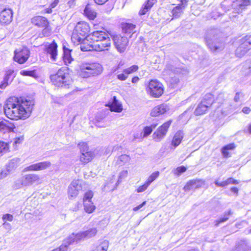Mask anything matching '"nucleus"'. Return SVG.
Returning <instances> with one entry per match:
<instances>
[{
    "instance_id": "nucleus-51",
    "label": "nucleus",
    "mask_w": 251,
    "mask_h": 251,
    "mask_svg": "<svg viewBox=\"0 0 251 251\" xmlns=\"http://www.w3.org/2000/svg\"><path fill=\"white\" fill-rule=\"evenodd\" d=\"M226 113H225V112H223L222 109L220 107H218L216 110L215 111L214 115L216 118H220L224 115H226Z\"/></svg>"
},
{
    "instance_id": "nucleus-60",
    "label": "nucleus",
    "mask_w": 251,
    "mask_h": 251,
    "mask_svg": "<svg viewBox=\"0 0 251 251\" xmlns=\"http://www.w3.org/2000/svg\"><path fill=\"white\" fill-rule=\"evenodd\" d=\"M243 94L240 92H237L234 98V100L235 102L239 101L241 96H242Z\"/></svg>"
},
{
    "instance_id": "nucleus-52",
    "label": "nucleus",
    "mask_w": 251,
    "mask_h": 251,
    "mask_svg": "<svg viewBox=\"0 0 251 251\" xmlns=\"http://www.w3.org/2000/svg\"><path fill=\"white\" fill-rule=\"evenodd\" d=\"M152 131L151 127L149 126H145L143 129V137H147L148 136Z\"/></svg>"
},
{
    "instance_id": "nucleus-61",
    "label": "nucleus",
    "mask_w": 251,
    "mask_h": 251,
    "mask_svg": "<svg viewBox=\"0 0 251 251\" xmlns=\"http://www.w3.org/2000/svg\"><path fill=\"white\" fill-rule=\"evenodd\" d=\"M146 204V201H145L143 202L141 204L139 205L138 206L135 207L133 208V210L135 211H136L140 209H141L143 206H144Z\"/></svg>"
},
{
    "instance_id": "nucleus-27",
    "label": "nucleus",
    "mask_w": 251,
    "mask_h": 251,
    "mask_svg": "<svg viewBox=\"0 0 251 251\" xmlns=\"http://www.w3.org/2000/svg\"><path fill=\"white\" fill-rule=\"evenodd\" d=\"M85 15L90 20H94L96 17V12L92 9L89 4H88L84 10Z\"/></svg>"
},
{
    "instance_id": "nucleus-50",
    "label": "nucleus",
    "mask_w": 251,
    "mask_h": 251,
    "mask_svg": "<svg viewBox=\"0 0 251 251\" xmlns=\"http://www.w3.org/2000/svg\"><path fill=\"white\" fill-rule=\"evenodd\" d=\"M250 4L251 1L250 0H241L239 1V5L241 10L244 8L246 6Z\"/></svg>"
},
{
    "instance_id": "nucleus-18",
    "label": "nucleus",
    "mask_w": 251,
    "mask_h": 251,
    "mask_svg": "<svg viewBox=\"0 0 251 251\" xmlns=\"http://www.w3.org/2000/svg\"><path fill=\"white\" fill-rule=\"evenodd\" d=\"M13 18V12L11 9L5 8L0 13V23L2 25H8L11 23Z\"/></svg>"
},
{
    "instance_id": "nucleus-57",
    "label": "nucleus",
    "mask_w": 251,
    "mask_h": 251,
    "mask_svg": "<svg viewBox=\"0 0 251 251\" xmlns=\"http://www.w3.org/2000/svg\"><path fill=\"white\" fill-rule=\"evenodd\" d=\"M227 185L230 184H237L239 183V180L229 177L226 179Z\"/></svg>"
},
{
    "instance_id": "nucleus-32",
    "label": "nucleus",
    "mask_w": 251,
    "mask_h": 251,
    "mask_svg": "<svg viewBox=\"0 0 251 251\" xmlns=\"http://www.w3.org/2000/svg\"><path fill=\"white\" fill-rule=\"evenodd\" d=\"M21 160L19 158H14L11 159L7 166L8 171H11L17 168L20 163Z\"/></svg>"
},
{
    "instance_id": "nucleus-45",
    "label": "nucleus",
    "mask_w": 251,
    "mask_h": 251,
    "mask_svg": "<svg viewBox=\"0 0 251 251\" xmlns=\"http://www.w3.org/2000/svg\"><path fill=\"white\" fill-rule=\"evenodd\" d=\"M231 214H232V212H231V210H229L227 212V213H226L225 214L223 218L220 219V220H219L218 221H217L216 222V224H215V225L216 226H218V225H219L220 223H223V222L226 221L228 219L229 216Z\"/></svg>"
},
{
    "instance_id": "nucleus-16",
    "label": "nucleus",
    "mask_w": 251,
    "mask_h": 251,
    "mask_svg": "<svg viewBox=\"0 0 251 251\" xmlns=\"http://www.w3.org/2000/svg\"><path fill=\"white\" fill-rule=\"evenodd\" d=\"M51 166L50 162L46 161L31 164L24 169V171H37L46 169Z\"/></svg>"
},
{
    "instance_id": "nucleus-46",
    "label": "nucleus",
    "mask_w": 251,
    "mask_h": 251,
    "mask_svg": "<svg viewBox=\"0 0 251 251\" xmlns=\"http://www.w3.org/2000/svg\"><path fill=\"white\" fill-rule=\"evenodd\" d=\"M81 153L89 151V148L87 144L85 142H81L78 144Z\"/></svg>"
},
{
    "instance_id": "nucleus-17",
    "label": "nucleus",
    "mask_w": 251,
    "mask_h": 251,
    "mask_svg": "<svg viewBox=\"0 0 251 251\" xmlns=\"http://www.w3.org/2000/svg\"><path fill=\"white\" fill-rule=\"evenodd\" d=\"M205 185V182L202 179H193L189 181L184 186L183 189L185 191L195 190L203 187Z\"/></svg>"
},
{
    "instance_id": "nucleus-48",
    "label": "nucleus",
    "mask_w": 251,
    "mask_h": 251,
    "mask_svg": "<svg viewBox=\"0 0 251 251\" xmlns=\"http://www.w3.org/2000/svg\"><path fill=\"white\" fill-rule=\"evenodd\" d=\"M8 150V145L7 143L0 141V153H5Z\"/></svg>"
},
{
    "instance_id": "nucleus-63",
    "label": "nucleus",
    "mask_w": 251,
    "mask_h": 251,
    "mask_svg": "<svg viewBox=\"0 0 251 251\" xmlns=\"http://www.w3.org/2000/svg\"><path fill=\"white\" fill-rule=\"evenodd\" d=\"M242 112L245 114H249L251 111V109L250 107H244L242 110Z\"/></svg>"
},
{
    "instance_id": "nucleus-44",
    "label": "nucleus",
    "mask_w": 251,
    "mask_h": 251,
    "mask_svg": "<svg viewBox=\"0 0 251 251\" xmlns=\"http://www.w3.org/2000/svg\"><path fill=\"white\" fill-rule=\"evenodd\" d=\"M187 170V168L184 166H181L174 169L173 172L174 174L177 176H179L181 174L185 172Z\"/></svg>"
},
{
    "instance_id": "nucleus-49",
    "label": "nucleus",
    "mask_w": 251,
    "mask_h": 251,
    "mask_svg": "<svg viewBox=\"0 0 251 251\" xmlns=\"http://www.w3.org/2000/svg\"><path fill=\"white\" fill-rule=\"evenodd\" d=\"M130 159L129 156L126 154H123L119 157L118 161L122 163H126L128 162Z\"/></svg>"
},
{
    "instance_id": "nucleus-55",
    "label": "nucleus",
    "mask_w": 251,
    "mask_h": 251,
    "mask_svg": "<svg viewBox=\"0 0 251 251\" xmlns=\"http://www.w3.org/2000/svg\"><path fill=\"white\" fill-rule=\"evenodd\" d=\"M224 100H225L224 94L223 93H220L218 95V96L216 98V101H217L218 103H222L224 102Z\"/></svg>"
},
{
    "instance_id": "nucleus-30",
    "label": "nucleus",
    "mask_w": 251,
    "mask_h": 251,
    "mask_svg": "<svg viewBox=\"0 0 251 251\" xmlns=\"http://www.w3.org/2000/svg\"><path fill=\"white\" fill-rule=\"evenodd\" d=\"M123 32L125 33L134 32L135 25L130 23H124L122 25Z\"/></svg>"
},
{
    "instance_id": "nucleus-11",
    "label": "nucleus",
    "mask_w": 251,
    "mask_h": 251,
    "mask_svg": "<svg viewBox=\"0 0 251 251\" xmlns=\"http://www.w3.org/2000/svg\"><path fill=\"white\" fill-rule=\"evenodd\" d=\"M172 123L170 120L160 126L152 135L153 139L156 142H160L166 136L168 129Z\"/></svg>"
},
{
    "instance_id": "nucleus-29",
    "label": "nucleus",
    "mask_w": 251,
    "mask_h": 251,
    "mask_svg": "<svg viewBox=\"0 0 251 251\" xmlns=\"http://www.w3.org/2000/svg\"><path fill=\"white\" fill-rule=\"evenodd\" d=\"M183 10V7L181 5L177 6L174 7L172 10V14L173 16V18L172 20L173 19L179 18L182 14Z\"/></svg>"
},
{
    "instance_id": "nucleus-34",
    "label": "nucleus",
    "mask_w": 251,
    "mask_h": 251,
    "mask_svg": "<svg viewBox=\"0 0 251 251\" xmlns=\"http://www.w3.org/2000/svg\"><path fill=\"white\" fill-rule=\"evenodd\" d=\"M71 244V241H70L68 238L66 240L64 241L58 248L55 249L51 251H68L69 246Z\"/></svg>"
},
{
    "instance_id": "nucleus-42",
    "label": "nucleus",
    "mask_w": 251,
    "mask_h": 251,
    "mask_svg": "<svg viewBox=\"0 0 251 251\" xmlns=\"http://www.w3.org/2000/svg\"><path fill=\"white\" fill-rule=\"evenodd\" d=\"M169 82L170 83V86L172 88H176L179 82V79L176 76L171 77L169 78Z\"/></svg>"
},
{
    "instance_id": "nucleus-58",
    "label": "nucleus",
    "mask_w": 251,
    "mask_h": 251,
    "mask_svg": "<svg viewBox=\"0 0 251 251\" xmlns=\"http://www.w3.org/2000/svg\"><path fill=\"white\" fill-rule=\"evenodd\" d=\"M117 78L120 80L124 81L127 78V75L124 74H120L117 75Z\"/></svg>"
},
{
    "instance_id": "nucleus-5",
    "label": "nucleus",
    "mask_w": 251,
    "mask_h": 251,
    "mask_svg": "<svg viewBox=\"0 0 251 251\" xmlns=\"http://www.w3.org/2000/svg\"><path fill=\"white\" fill-rule=\"evenodd\" d=\"M50 78L52 83L58 87L68 86L72 81L67 68H61L55 74L51 75Z\"/></svg>"
},
{
    "instance_id": "nucleus-40",
    "label": "nucleus",
    "mask_w": 251,
    "mask_h": 251,
    "mask_svg": "<svg viewBox=\"0 0 251 251\" xmlns=\"http://www.w3.org/2000/svg\"><path fill=\"white\" fill-rule=\"evenodd\" d=\"M235 146L234 144H230L226 146H224L222 150V153L224 157H227L228 156V150H233L235 148Z\"/></svg>"
},
{
    "instance_id": "nucleus-7",
    "label": "nucleus",
    "mask_w": 251,
    "mask_h": 251,
    "mask_svg": "<svg viewBox=\"0 0 251 251\" xmlns=\"http://www.w3.org/2000/svg\"><path fill=\"white\" fill-rule=\"evenodd\" d=\"M40 180V176L37 174L25 175L15 181L14 187L19 189L22 187L31 186L34 183L38 182Z\"/></svg>"
},
{
    "instance_id": "nucleus-36",
    "label": "nucleus",
    "mask_w": 251,
    "mask_h": 251,
    "mask_svg": "<svg viewBox=\"0 0 251 251\" xmlns=\"http://www.w3.org/2000/svg\"><path fill=\"white\" fill-rule=\"evenodd\" d=\"M64 50V55L63 60L66 64L70 63L73 60V58L71 57L70 53V50L68 49H66L65 47L63 48Z\"/></svg>"
},
{
    "instance_id": "nucleus-53",
    "label": "nucleus",
    "mask_w": 251,
    "mask_h": 251,
    "mask_svg": "<svg viewBox=\"0 0 251 251\" xmlns=\"http://www.w3.org/2000/svg\"><path fill=\"white\" fill-rule=\"evenodd\" d=\"M2 220L3 222H6V221L11 222L13 220V216L10 214H5L2 216Z\"/></svg>"
},
{
    "instance_id": "nucleus-47",
    "label": "nucleus",
    "mask_w": 251,
    "mask_h": 251,
    "mask_svg": "<svg viewBox=\"0 0 251 251\" xmlns=\"http://www.w3.org/2000/svg\"><path fill=\"white\" fill-rule=\"evenodd\" d=\"M20 74L24 76H30L35 77L36 74L35 71L22 70L20 71Z\"/></svg>"
},
{
    "instance_id": "nucleus-39",
    "label": "nucleus",
    "mask_w": 251,
    "mask_h": 251,
    "mask_svg": "<svg viewBox=\"0 0 251 251\" xmlns=\"http://www.w3.org/2000/svg\"><path fill=\"white\" fill-rule=\"evenodd\" d=\"M167 68L168 70H170L171 72H172L173 73L175 74H182L183 75L187 73V71L186 70L180 68H176L172 66H168L167 67Z\"/></svg>"
},
{
    "instance_id": "nucleus-6",
    "label": "nucleus",
    "mask_w": 251,
    "mask_h": 251,
    "mask_svg": "<svg viewBox=\"0 0 251 251\" xmlns=\"http://www.w3.org/2000/svg\"><path fill=\"white\" fill-rule=\"evenodd\" d=\"M111 46V40L109 37H106L104 40L98 42H93L91 44H87L85 45V43H83L80 46L81 50L83 51H90L95 50L98 51L108 50Z\"/></svg>"
},
{
    "instance_id": "nucleus-14",
    "label": "nucleus",
    "mask_w": 251,
    "mask_h": 251,
    "mask_svg": "<svg viewBox=\"0 0 251 251\" xmlns=\"http://www.w3.org/2000/svg\"><path fill=\"white\" fill-rule=\"evenodd\" d=\"M93 197V193L91 191L86 192L83 198V205L84 210L88 213H92L96 209L95 206L91 201Z\"/></svg>"
},
{
    "instance_id": "nucleus-20",
    "label": "nucleus",
    "mask_w": 251,
    "mask_h": 251,
    "mask_svg": "<svg viewBox=\"0 0 251 251\" xmlns=\"http://www.w3.org/2000/svg\"><path fill=\"white\" fill-rule=\"evenodd\" d=\"M106 37H109L108 35L104 32L102 31H94L92 34L87 36L88 40L89 39L93 41V42H98L104 40Z\"/></svg>"
},
{
    "instance_id": "nucleus-21",
    "label": "nucleus",
    "mask_w": 251,
    "mask_h": 251,
    "mask_svg": "<svg viewBox=\"0 0 251 251\" xmlns=\"http://www.w3.org/2000/svg\"><path fill=\"white\" fill-rule=\"evenodd\" d=\"M109 107L110 111L115 112H121L123 110L122 104L117 100L116 97H113L112 101L105 105Z\"/></svg>"
},
{
    "instance_id": "nucleus-25",
    "label": "nucleus",
    "mask_w": 251,
    "mask_h": 251,
    "mask_svg": "<svg viewBox=\"0 0 251 251\" xmlns=\"http://www.w3.org/2000/svg\"><path fill=\"white\" fill-rule=\"evenodd\" d=\"M183 135L184 134L182 131H178L174 136L172 141V145L175 148L178 146L180 144L183 138Z\"/></svg>"
},
{
    "instance_id": "nucleus-43",
    "label": "nucleus",
    "mask_w": 251,
    "mask_h": 251,
    "mask_svg": "<svg viewBox=\"0 0 251 251\" xmlns=\"http://www.w3.org/2000/svg\"><path fill=\"white\" fill-rule=\"evenodd\" d=\"M138 69V66L136 65H133L129 68L123 70V73L128 75L136 72Z\"/></svg>"
},
{
    "instance_id": "nucleus-41",
    "label": "nucleus",
    "mask_w": 251,
    "mask_h": 251,
    "mask_svg": "<svg viewBox=\"0 0 251 251\" xmlns=\"http://www.w3.org/2000/svg\"><path fill=\"white\" fill-rule=\"evenodd\" d=\"M159 171H155L152 173L148 177L146 182L150 185L154 180H155L159 176Z\"/></svg>"
},
{
    "instance_id": "nucleus-4",
    "label": "nucleus",
    "mask_w": 251,
    "mask_h": 251,
    "mask_svg": "<svg viewBox=\"0 0 251 251\" xmlns=\"http://www.w3.org/2000/svg\"><path fill=\"white\" fill-rule=\"evenodd\" d=\"M217 30H209L207 31L205 37L207 46L213 52L220 51L225 48V44L217 37Z\"/></svg>"
},
{
    "instance_id": "nucleus-13",
    "label": "nucleus",
    "mask_w": 251,
    "mask_h": 251,
    "mask_svg": "<svg viewBox=\"0 0 251 251\" xmlns=\"http://www.w3.org/2000/svg\"><path fill=\"white\" fill-rule=\"evenodd\" d=\"M113 40L118 51L122 53L126 50L128 43L127 37L116 35L113 36Z\"/></svg>"
},
{
    "instance_id": "nucleus-35",
    "label": "nucleus",
    "mask_w": 251,
    "mask_h": 251,
    "mask_svg": "<svg viewBox=\"0 0 251 251\" xmlns=\"http://www.w3.org/2000/svg\"><path fill=\"white\" fill-rule=\"evenodd\" d=\"M156 0H148L147 3L145 4L144 7L141 9L139 11V14L140 15H144L147 12L151 9V8L152 6V5L156 2Z\"/></svg>"
},
{
    "instance_id": "nucleus-59",
    "label": "nucleus",
    "mask_w": 251,
    "mask_h": 251,
    "mask_svg": "<svg viewBox=\"0 0 251 251\" xmlns=\"http://www.w3.org/2000/svg\"><path fill=\"white\" fill-rule=\"evenodd\" d=\"M2 226H3L4 228L8 230V231H10L12 229L11 224H9V223H7L6 222H3V223L2 224Z\"/></svg>"
},
{
    "instance_id": "nucleus-23",
    "label": "nucleus",
    "mask_w": 251,
    "mask_h": 251,
    "mask_svg": "<svg viewBox=\"0 0 251 251\" xmlns=\"http://www.w3.org/2000/svg\"><path fill=\"white\" fill-rule=\"evenodd\" d=\"M31 23L36 26L43 27L49 24L47 19L44 17L37 16L33 17L31 20Z\"/></svg>"
},
{
    "instance_id": "nucleus-56",
    "label": "nucleus",
    "mask_w": 251,
    "mask_h": 251,
    "mask_svg": "<svg viewBox=\"0 0 251 251\" xmlns=\"http://www.w3.org/2000/svg\"><path fill=\"white\" fill-rule=\"evenodd\" d=\"M149 185L146 182L143 185L138 187L137 190L138 193H141L145 191Z\"/></svg>"
},
{
    "instance_id": "nucleus-64",
    "label": "nucleus",
    "mask_w": 251,
    "mask_h": 251,
    "mask_svg": "<svg viewBox=\"0 0 251 251\" xmlns=\"http://www.w3.org/2000/svg\"><path fill=\"white\" fill-rule=\"evenodd\" d=\"M59 2V0H54V1L50 4V7L53 8L55 7Z\"/></svg>"
},
{
    "instance_id": "nucleus-37",
    "label": "nucleus",
    "mask_w": 251,
    "mask_h": 251,
    "mask_svg": "<svg viewBox=\"0 0 251 251\" xmlns=\"http://www.w3.org/2000/svg\"><path fill=\"white\" fill-rule=\"evenodd\" d=\"M109 246V243L107 241H103L93 250V251H107Z\"/></svg>"
},
{
    "instance_id": "nucleus-15",
    "label": "nucleus",
    "mask_w": 251,
    "mask_h": 251,
    "mask_svg": "<svg viewBox=\"0 0 251 251\" xmlns=\"http://www.w3.org/2000/svg\"><path fill=\"white\" fill-rule=\"evenodd\" d=\"M83 182L80 180H74L72 182L68 188L69 196L72 198L76 197L78 192L82 190Z\"/></svg>"
},
{
    "instance_id": "nucleus-19",
    "label": "nucleus",
    "mask_w": 251,
    "mask_h": 251,
    "mask_svg": "<svg viewBox=\"0 0 251 251\" xmlns=\"http://www.w3.org/2000/svg\"><path fill=\"white\" fill-rule=\"evenodd\" d=\"M170 110V107L167 104H162L154 107L151 112V116L156 117L164 114Z\"/></svg>"
},
{
    "instance_id": "nucleus-12",
    "label": "nucleus",
    "mask_w": 251,
    "mask_h": 251,
    "mask_svg": "<svg viewBox=\"0 0 251 251\" xmlns=\"http://www.w3.org/2000/svg\"><path fill=\"white\" fill-rule=\"evenodd\" d=\"M97 230L96 228H93L89 230L78 233L76 234H73L69 238L71 241L72 244L74 242H77L78 241L94 237L97 233Z\"/></svg>"
},
{
    "instance_id": "nucleus-62",
    "label": "nucleus",
    "mask_w": 251,
    "mask_h": 251,
    "mask_svg": "<svg viewBox=\"0 0 251 251\" xmlns=\"http://www.w3.org/2000/svg\"><path fill=\"white\" fill-rule=\"evenodd\" d=\"M127 171H126V170L123 171L120 174L119 178H124V177H126L127 176Z\"/></svg>"
},
{
    "instance_id": "nucleus-10",
    "label": "nucleus",
    "mask_w": 251,
    "mask_h": 251,
    "mask_svg": "<svg viewBox=\"0 0 251 251\" xmlns=\"http://www.w3.org/2000/svg\"><path fill=\"white\" fill-rule=\"evenodd\" d=\"M14 53L13 60L19 64H23L28 59L30 51L26 47H23L16 49Z\"/></svg>"
},
{
    "instance_id": "nucleus-24",
    "label": "nucleus",
    "mask_w": 251,
    "mask_h": 251,
    "mask_svg": "<svg viewBox=\"0 0 251 251\" xmlns=\"http://www.w3.org/2000/svg\"><path fill=\"white\" fill-rule=\"evenodd\" d=\"M94 156V153L91 151H89L81 153L79 159L82 163L85 164L91 161Z\"/></svg>"
},
{
    "instance_id": "nucleus-2",
    "label": "nucleus",
    "mask_w": 251,
    "mask_h": 251,
    "mask_svg": "<svg viewBox=\"0 0 251 251\" xmlns=\"http://www.w3.org/2000/svg\"><path fill=\"white\" fill-rule=\"evenodd\" d=\"M103 71L102 65L98 62H83L80 65L79 75L88 78L100 75Z\"/></svg>"
},
{
    "instance_id": "nucleus-54",
    "label": "nucleus",
    "mask_w": 251,
    "mask_h": 251,
    "mask_svg": "<svg viewBox=\"0 0 251 251\" xmlns=\"http://www.w3.org/2000/svg\"><path fill=\"white\" fill-rule=\"evenodd\" d=\"M9 129V127L3 122H0V132H5Z\"/></svg>"
},
{
    "instance_id": "nucleus-33",
    "label": "nucleus",
    "mask_w": 251,
    "mask_h": 251,
    "mask_svg": "<svg viewBox=\"0 0 251 251\" xmlns=\"http://www.w3.org/2000/svg\"><path fill=\"white\" fill-rule=\"evenodd\" d=\"M248 243L245 241H241L236 246L232 251H247Z\"/></svg>"
},
{
    "instance_id": "nucleus-8",
    "label": "nucleus",
    "mask_w": 251,
    "mask_h": 251,
    "mask_svg": "<svg viewBox=\"0 0 251 251\" xmlns=\"http://www.w3.org/2000/svg\"><path fill=\"white\" fill-rule=\"evenodd\" d=\"M147 91L151 96L153 98H159L163 94V86L157 80H151L147 88Z\"/></svg>"
},
{
    "instance_id": "nucleus-31",
    "label": "nucleus",
    "mask_w": 251,
    "mask_h": 251,
    "mask_svg": "<svg viewBox=\"0 0 251 251\" xmlns=\"http://www.w3.org/2000/svg\"><path fill=\"white\" fill-rule=\"evenodd\" d=\"M208 108V106L203 104V103H200L197 107L194 113L196 116L202 115L207 111Z\"/></svg>"
},
{
    "instance_id": "nucleus-1",
    "label": "nucleus",
    "mask_w": 251,
    "mask_h": 251,
    "mask_svg": "<svg viewBox=\"0 0 251 251\" xmlns=\"http://www.w3.org/2000/svg\"><path fill=\"white\" fill-rule=\"evenodd\" d=\"M34 102L24 98L11 97L5 101L3 106L0 104V114L4 111L7 117L10 119L17 120H25L31 115Z\"/></svg>"
},
{
    "instance_id": "nucleus-3",
    "label": "nucleus",
    "mask_w": 251,
    "mask_h": 251,
    "mask_svg": "<svg viewBox=\"0 0 251 251\" xmlns=\"http://www.w3.org/2000/svg\"><path fill=\"white\" fill-rule=\"evenodd\" d=\"M89 31V26L85 22H78L75 25L71 37L72 41L74 44H81L82 42L85 43L86 45L88 42V38L84 39V37Z\"/></svg>"
},
{
    "instance_id": "nucleus-38",
    "label": "nucleus",
    "mask_w": 251,
    "mask_h": 251,
    "mask_svg": "<svg viewBox=\"0 0 251 251\" xmlns=\"http://www.w3.org/2000/svg\"><path fill=\"white\" fill-rule=\"evenodd\" d=\"M44 28L42 31L41 33H39V37L40 38L49 37L51 35V28L49 25V24L48 25H46L44 27Z\"/></svg>"
},
{
    "instance_id": "nucleus-28",
    "label": "nucleus",
    "mask_w": 251,
    "mask_h": 251,
    "mask_svg": "<svg viewBox=\"0 0 251 251\" xmlns=\"http://www.w3.org/2000/svg\"><path fill=\"white\" fill-rule=\"evenodd\" d=\"M213 96L210 93H207L204 96L201 103H203V104L208 106L209 108L213 103Z\"/></svg>"
},
{
    "instance_id": "nucleus-9",
    "label": "nucleus",
    "mask_w": 251,
    "mask_h": 251,
    "mask_svg": "<svg viewBox=\"0 0 251 251\" xmlns=\"http://www.w3.org/2000/svg\"><path fill=\"white\" fill-rule=\"evenodd\" d=\"M251 49V36H246L241 39V44L236 50V55L242 57Z\"/></svg>"
},
{
    "instance_id": "nucleus-22",
    "label": "nucleus",
    "mask_w": 251,
    "mask_h": 251,
    "mask_svg": "<svg viewBox=\"0 0 251 251\" xmlns=\"http://www.w3.org/2000/svg\"><path fill=\"white\" fill-rule=\"evenodd\" d=\"M46 51L50 56L51 59L55 60L57 54V45L53 41L51 44L46 45Z\"/></svg>"
},
{
    "instance_id": "nucleus-26",
    "label": "nucleus",
    "mask_w": 251,
    "mask_h": 251,
    "mask_svg": "<svg viewBox=\"0 0 251 251\" xmlns=\"http://www.w3.org/2000/svg\"><path fill=\"white\" fill-rule=\"evenodd\" d=\"M13 73L14 71L12 70H9L6 71L3 80L0 85V88L1 89H4L8 85L9 81H11V75Z\"/></svg>"
}]
</instances>
